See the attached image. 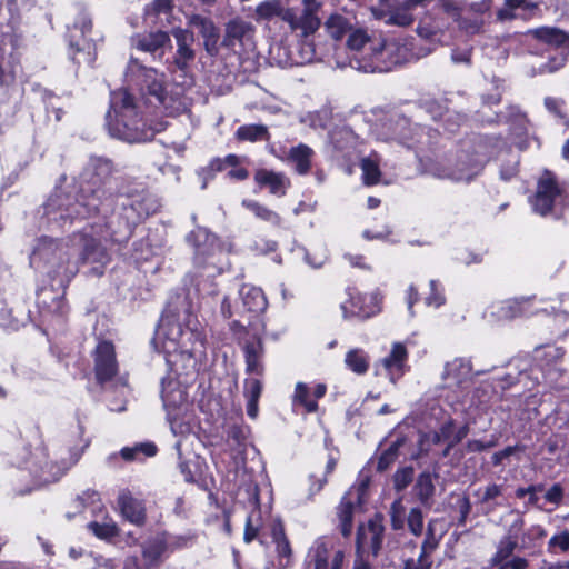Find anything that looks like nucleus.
<instances>
[{"mask_svg": "<svg viewBox=\"0 0 569 569\" xmlns=\"http://www.w3.org/2000/svg\"><path fill=\"white\" fill-rule=\"evenodd\" d=\"M402 445L403 439H397L380 455L377 466L379 471L387 470L397 460Z\"/></svg>", "mask_w": 569, "mask_h": 569, "instance_id": "obj_49", "label": "nucleus"}, {"mask_svg": "<svg viewBox=\"0 0 569 569\" xmlns=\"http://www.w3.org/2000/svg\"><path fill=\"white\" fill-rule=\"evenodd\" d=\"M316 60L315 46L308 41L302 40L297 48V57L293 58L296 64H307Z\"/></svg>", "mask_w": 569, "mask_h": 569, "instance_id": "obj_57", "label": "nucleus"}, {"mask_svg": "<svg viewBox=\"0 0 569 569\" xmlns=\"http://www.w3.org/2000/svg\"><path fill=\"white\" fill-rule=\"evenodd\" d=\"M157 453V447L152 442L137 443L133 447H124L120 455L127 461L139 459L140 456L153 457Z\"/></svg>", "mask_w": 569, "mask_h": 569, "instance_id": "obj_45", "label": "nucleus"}, {"mask_svg": "<svg viewBox=\"0 0 569 569\" xmlns=\"http://www.w3.org/2000/svg\"><path fill=\"white\" fill-rule=\"evenodd\" d=\"M472 46H467L463 48L455 47L451 50L450 60L453 64L470 67L472 62Z\"/></svg>", "mask_w": 569, "mask_h": 569, "instance_id": "obj_59", "label": "nucleus"}, {"mask_svg": "<svg viewBox=\"0 0 569 569\" xmlns=\"http://www.w3.org/2000/svg\"><path fill=\"white\" fill-rule=\"evenodd\" d=\"M411 10V8H408V6L403 3V7L390 11L387 18V23L399 27L410 26L413 22Z\"/></svg>", "mask_w": 569, "mask_h": 569, "instance_id": "obj_53", "label": "nucleus"}, {"mask_svg": "<svg viewBox=\"0 0 569 569\" xmlns=\"http://www.w3.org/2000/svg\"><path fill=\"white\" fill-rule=\"evenodd\" d=\"M346 366L357 375H363L369 368V357L361 349H352L347 352L345 358Z\"/></svg>", "mask_w": 569, "mask_h": 569, "instance_id": "obj_43", "label": "nucleus"}, {"mask_svg": "<svg viewBox=\"0 0 569 569\" xmlns=\"http://www.w3.org/2000/svg\"><path fill=\"white\" fill-rule=\"evenodd\" d=\"M126 78L128 82L139 87L147 104L164 114L176 117L186 110L182 98L167 91L166 74L157 69L146 67L138 59L131 58L128 62Z\"/></svg>", "mask_w": 569, "mask_h": 569, "instance_id": "obj_4", "label": "nucleus"}, {"mask_svg": "<svg viewBox=\"0 0 569 569\" xmlns=\"http://www.w3.org/2000/svg\"><path fill=\"white\" fill-rule=\"evenodd\" d=\"M405 506L402 505V499H396L390 507V519L391 526L395 530H399L403 528L405 520Z\"/></svg>", "mask_w": 569, "mask_h": 569, "instance_id": "obj_64", "label": "nucleus"}, {"mask_svg": "<svg viewBox=\"0 0 569 569\" xmlns=\"http://www.w3.org/2000/svg\"><path fill=\"white\" fill-rule=\"evenodd\" d=\"M303 8L301 10L289 8L284 16L287 22L292 31H301L302 36L308 37L320 27L321 20L318 12L321 8V2L318 0H303Z\"/></svg>", "mask_w": 569, "mask_h": 569, "instance_id": "obj_16", "label": "nucleus"}, {"mask_svg": "<svg viewBox=\"0 0 569 569\" xmlns=\"http://www.w3.org/2000/svg\"><path fill=\"white\" fill-rule=\"evenodd\" d=\"M256 28L243 18L236 17L224 24L221 46L236 54H244L254 50Z\"/></svg>", "mask_w": 569, "mask_h": 569, "instance_id": "obj_13", "label": "nucleus"}, {"mask_svg": "<svg viewBox=\"0 0 569 569\" xmlns=\"http://www.w3.org/2000/svg\"><path fill=\"white\" fill-rule=\"evenodd\" d=\"M118 506L122 517L130 523L139 527L146 523L147 515L143 501L133 497L128 489H122L119 492Z\"/></svg>", "mask_w": 569, "mask_h": 569, "instance_id": "obj_23", "label": "nucleus"}, {"mask_svg": "<svg viewBox=\"0 0 569 569\" xmlns=\"http://www.w3.org/2000/svg\"><path fill=\"white\" fill-rule=\"evenodd\" d=\"M189 29L194 28L203 40V49L210 57L219 53L220 31L214 21L202 14L191 13L186 16Z\"/></svg>", "mask_w": 569, "mask_h": 569, "instance_id": "obj_19", "label": "nucleus"}, {"mask_svg": "<svg viewBox=\"0 0 569 569\" xmlns=\"http://www.w3.org/2000/svg\"><path fill=\"white\" fill-rule=\"evenodd\" d=\"M530 33L538 40L569 51V33L555 27H541Z\"/></svg>", "mask_w": 569, "mask_h": 569, "instance_id": "obj_34", "label": "nucleus"}, {"mask_svg": "<svg viewBox=\"0 0 569 569\" xmlns=\"http://www.w3.org/2000/svg\"><path fill=\"white\" fill-rule=\"evenodd\" d=\"M160 208L158 198L144 189H132L114 194L110 227L123 237H130L133 228Z\"/></svg>", "mask_w": 569, "mask_h": 569, "instance_id": "obj_6", "label": "nucleus"}, {"mask_svg": "<svg viewBox=\"0 0 569 569\" xmlns=\"http://www.w3.org/2000/svg\"><path fill=\"white\" fill-rule=\"evenodd\" d=\"M433 522V520L428 522L426 538L421 545L419 555L422 559H430L431 553L438 548L440 542V537L436 536Z\"/></svg>", "mask_w": 569, "mask_h": 569, "instance_id": "obj_52", "label": "nucleus"}, {"mask_svg": "<svg viewBox=\"0 0 569 569\" xmlns=\"http://www.w3.org/2000/svg\"><path fill=\"white\" fill-rule=\"evenodd\" d=\"M254 179L260 186L269 188L270 193L282 197L289 187V180L283 173L260 169L256 172Z\"/></svg>", "mask_w": 569, "mask_h": 569, "instance_id": "obj_31", "label": "nucleus"}, {"mask_svg": "<svg viewBox=\"0 0 569 569\" xmlns=\"http://www.w3.org/2000/svg\"><path fill=\"white\" fill-rule=\"evenodd\" d=\"M187 242L194 248H213L218 239L208 229L198 227L188 234Z\"/></svg>", "mask_w": 569, "mask_h": 569, "instance_id": "obj_42", "label": "nucleus"}, {"mask_svg": "<svg viewBox=\"0 0 569 569\" xmlns=\"http://www.w3.org/2000/svg\"><path fill=\"white\" fill-rule=\"evenodd\" d=\"M565 351L560 347L547 346L535 350V369H538L546 381L552 383L561 375L558 363L562 359Z\"/></svg>", "mask_w": 569, "mask_h": 569, "instance_id": "obj_20", "label": "nucleus"}, {"mask_svg": "<svg viewBox=\"0 0 569 569\" xmlns=\"http://www.w3.org/2000/svg\"><path fill=\"white\" fill-rule=\"evenodd\" d=\"M92 357L94 375L99 385L113 382L117 388H127V378L117 377L119 366L112 342L100 340L92 352Z\"/></svg>", "mask_w": 569, "mask_h": 569, "instance_id": "obj_12", "label": "nucleus"}, {"mask_svg": "<svg viewBox=\"0 0 569 569\" xmlns=\"http://www.w3.org/2000/svg\"><path fill=\"white\" fill-rule=\"evenodd\" d=\"M457 22L459 30L467 36H475L483 32L485 22L481 18L460 17Z\"/></svg>", "mask_w": 569, "mask_h": 569, "instance_id": "obj_55", "label": "nucleus"}, {"mask_svg": "<svg viewBox=\"0 0 569 569\" xmlns=\"http://www.w3.org/2000/svg\"><path fill=\"white\" fill-rule=\"evenodd\" d=\"M261 331H253L242 342V350L246 360V372L248 375L262 376L264 372L263 356L264 348L260 337Z\"/></svg>", "mask_w": 569, "mask_h": 569, "instance_id": "obj_21", "label": "nucleus"}, {"mask_svg": "<svg viewBox=\"0 0 569 569\" xmlns=\"http://www.w3.org/2000/svg\"><path fill=\"white\" fill-rule=\"evenodd\" d=\"M309 395L310 391L306 383L298 382L296 385L293 401L303 406L307 412L311 413L318 410V403L316 400H310Z\"/></svg>", "mask_w": 569, "mask_h": 569, "instance_id": "obj_51", "label": "nucleus"}, {"mask_svg": "<svg viewBox=\"0 0 569 569\" xmlns=\"http://www.w3.org/2000/svg\"><path fill=\"white\" fill-rule=\"evenodd\" d=\"M407 360L408 351L405 345L401 342H395L390 353L381 361L392 382H395L405 373L407 368Z\"/></svg>", "mask_w": 569, "mask_h": 569, "instance_id": "obj_25", "label": "nucleus"}, {"mask_svg": "<svg viewBox=\"0 0 569 569\" xmlns=\"http://www.w3.org/2000/svg\"><path fill=\"white\" fill-rule=\"evenodd\" d=\"M113 164L109 159L91 157L79 177L77 197L57 189L43 206V218L49 227L63 229L74 219L94 214L107 217L112 210Z\"/></svg>", "mask_w": 569, "mask_h": 569, "instance_id": "obj_1", "label": "nucleus"}, {"mask_svg": "<svg viewBox=\"0 0 569 569\" xmlns=\"http://www.w3.org/2000/svg\"><path fill=\"white\" fill-rule=\"evenodd\" d=\"M408 528L412 535L419 537L423 531V513L420 508H411L407 519Z\"/></svg>", "mask_w": 569, "mask_h": 569, "instance_id": "obj_61", "label": "nucleus"}, {"mask_svg": "<svg viewBox=\"0 0 569 569\" xmlns=\"http://www.w3.org/2000/svg\"><path fill=\"white\" fill-rule=\"evenodd\" d=\"M533 299L535 297H520L495 302L489 307L485 317L490 321H506L518 317L533 316L538 312L531 306Z\"/></svg>", "mask_w": 569, "mask_h": 569, "instance_id": "obj_17", "label": "nucleus"}, {"mask_svg": "<svg viewBox=\"0 0 569 569\" xmlns=\"http://www.w3.org/2000/svg\"><path fill=\"white\" fill-rule=\"evenodd\" d=\"M362 170L363 182L367 186H372L379 182L380 169L378 161L372 157H367L361 160L360 163Z\"/></svg>", "mask_w": 569, "mask_h": 569, "instance_id": "obj_48", "label": "nucleus"}, {"mask_svg": "<svg viewBox=\"0 0 569 569\" xmlns=\"http://www.w3.org/2000/svg\"><path fill=\"white\" fill-rule=\"evenodd\" d=\"M170 34L160 30L147 34H138L132 38L134 48L157 56L159 59L163 57V48L170 46Z\"/></svg>", "mask_w": 569, "mask_h": 569, "instance_id": "obj_24", "label": "nucleus"}, {"mask_svg": "<svg viewBox=\"0 0 569 569\" xmlns=\"http://www.w3.org/2000/svg\"><path fill=\"white\" fill-rule=\"evenodd\" d=\"M345 559L341 550H333V540L319 537L309 548L303 569H340Z\"/></svg>", "mask_w": 569, "mask_h": 569, "instance_id": "obj_14", "label": "nucleus"}, {"mask_svg": "<svg viewBox=\"0 0 569 569\" xmlns=\"http://www.w3.org/2000/svg\"><path fill=\"white\" fill-rule=\"evenodd\" d=\"M471 371L472 367L469 360L456 358L446 363L443 378L451 380L457 386H461L471 378Z\"/></svg>", "mask_w": 569, "mask_h": 569, "instance_id": "obj_32", "label": "nucleus"}, {"mask_svg": "<svg viewBox=\"0 0 569 569\" xmlns=\"http://www.w3.org/2000/svg\"><path fill=\"white\" fill-rule=\"evenodd\" d=\"M523 519L518 516L517 519L510 525L508 535L499 541L497 552L492 558L495 563H500L512 555L518 546L517 538L523 528Z\"/></svg>", "mask_w": 569, "mask_h": 569, "instance_id": "obj_28", "label": "nucleus"}, {"mask_svg": "<svg viewBox=\"0 0 569 569\" xmlns=\"http://www.w3.org/2000/svg\"><path fill=\"white\" fill-rule=\"evenodd\" d=\"M517 10L522 12V18H528L538 10V3L530 0H505L503 6L497 11V20L500 22L513 20L520 17Z\"/></svg>", "mask_w": 569, "mask_h": 569, "instance_id": "obj_29", "label": "nucleus"}, {"mask_svg": "<svg viewBox=\"0 0 569 569\" xmlns=\"http://www.w3.org/2000/svg\"><path fill=\"white\" fill-rule=\"evenodd\" d=\"M385 527L381 520L373 519L366 528H359L357 532V549L361 552H371L377 557L381 550Z\"/></svg>", "mask_w": 569, "mask_h": 569, "instance_id": "obj_22", "label": "nucleus"}, {"mask_svg": "<svg viewBox=\"0 0 569 569\" xmlns=\"http://www.w3.org/2000/svg\"><path fill=\"white\" fill-rule=\"evenodd\" d=\"M241 305L238 307L237 313L247 319V325L241 320H234L231 329L237 332L238 329L246 330L247 327L252 331H263L264 322L260 317L267 309L268 301L260 288L243 284L239 291Z\"/></svg>", "mask_w": 569, "mask_h": 569, "instance_id": "obj_9", "label": "nucleus"}, {"mask_svg": "<svg viewBox=\"0 0 569 569\" xmlns=\"http://www.w3.org/2000/svg\"><path fill=\"white\" fill-rule=\"evenodd\" d=\"M493 154L491 140L485 137H472L462 141L456 154L455 163L443 176L457 182H470L483 170L485 164Z\"/></svg>", "mask_w": 569, "mask_h": 569, "instance_id": "obj_7", "label": "nucleus"}, {"mask_svg": "<svg viewBox=\"0 0 569 569\" xmlns=\"http://www.w3.org/2000/svg\"><path fill=\"white\" fill-rule=\"evenodd\" d=\"M437 475H432L429 471L421 472L413 486V491L423 507L430 508L433 502V496L436 487L433 480Z\"/></svg>", "mask_w": 569, "mask_h": 569, "instance_id": "obj_33", "label": "nucleus"}, {"mask_svg": "<svg viewBox=\"0 0 569 569\" xmlns=\"http://www.w3.org/2000/svg\"><path fill=\"white\" fill-rule=\"evenodd\" d=\"M271 537L276 545V551L280 559L289 560L291 556V546L284 533V528L281 521L274 520L271 523Z\"/></svg>", "mask_w": 569, "mask_h": 569, "instance_id": "obj_38", "label": "nucleus"}, {"mask_svg": "<svg viewBox=\"0 0 569 569\" xmlns=\"http://www.w3.org/2000/svg\"><path fill=\"white\" fill-rule=\"evenodd\" d=\"M161 399L164 409L170 415L171 409H177L186 402L187 393L178 380L168 377L161 380Z\"/></svg>", "mask_w": 569, "mask_h": 569, "instance_id": "obj_27", "label": "nucleus"}, {"mask_svg": "<svg viewBox=\"0 0 569 569\" xmlns=\"http://www.w3.org/2000/svg\"><path fill=\"white\" fill-rule=\"evenodd\" d=\"M92 228L88 231L84 229L82 232L74 234L72 237V246L78 247L79 249H97L100 247V241L91 233Z\"/></svg>", "mask_w": 569, "mask_h": 569, "instance_id": "obj_58", "label": "nucleus"}, {"mask_svg": "<svg viewBox=\"0 0 569 569\" xmlns=\"http://www.w3.org/2000/svg\"><path fill=\"white\" fill-rule=\"evenodd\" d=\"M167 538L163 533H159L148 539L142 545L143 559L150 565L157 563L161 559L162 555L167 551Z\"/></svg>", "mask_w": 569, "mask_h": 569, "instance_id": "obj_36", "label": "nucleus"}, {"mask_svg": "<svg viewBox=\"0 0 569 569\" xmlns=\"http://www.w3.org/2000/svg\"><path fill=\"white\" fill-rule=\"evenodd\" d=\"M236 138L239 141H268L270 134L268 127L263 124H243L240 126L236 131Z\"/></svg>", "mask_w": 569, "mask_h": 569, "instance_id": "obj_39", "label": "nucleus"}, {"mask_svg": "<svg viewBox=\"0 0 569 569\" xmlns=\"http://www.w3.org/2000/svg\"><path fill=\"white\" fill-rule=\"evenodd\" d=\"M260 530V510H253L246 520L243 540L247 543H250L256 538H258Z\"/></svg>", "mask_w": 569, "mask_h": 569, "instance_id": "obj_54", "label": "nucleus"}, {"mask_svg": "<svg viewBox=\"0 0 569 569\" xmlns=\"http://www.w3.org/2000/svg\"><path fill=\"white\" fill-rule=\"evenodd\" d=\"M37 458V460L27 462V469L39 485H46L59 480L64 472L79 460L80 452L70 451L68 459L61 458L60 462L44 461V465L41 463L42 460L47 458L44 450H41Z\"/></svg>", "mask_w": 569, "mask_h": 569, "instance_id": "obj_15", "label": "nucleus"}, {"mask_svg": "<svg viewBox=\"0 0 569 569\" xmlns=\"http://www.w3.org/2000/svg\"><path fill=\"white\" fill-rule=\"evenodd\" d=\"M313 156L315 152L309 146L299 143L289 150L287 160L298 174L305 176L311 169Z\"/></svg>", "mask_w": 569, "mask_h": 569, "instance_id": "obj_30", "label": "nucleus"}, {"mask_svg": "<svg viewBox=\"0 0 569 569\" xmlns=\"http://www.w3.org/2000/svg\"><path fill=\"white\" fill-rule=\"evenodd\" d=\"M243 206H246L250 211L254 213V216L261 220L268 221L272 224L280 223V217L274 211L268 209L267 207L260 204L257 201L244 200Z\"/></svg>", "mask_w": 569, "mask_h": 569, "instance_id": "obj_50", "label": "nucleus"}, {"mask_svg": "<svg viewBox=\"0 0 569 569\" xmlns=\"http://www.w3.org/2000/svg\"><path fill=\"white\" fill-rule=\"evenodd\" d=\"M428 106V110L430 112H433V110L436 111V113H432V118L435 120H437L438 117H443V128L450 133H453L462 123L467 121L466 116L459 112L447 110L445 113H442L441 107L436 102H431Z\"/></svg>", "mask_w": 569, "mask_h": 569, "instance_id": "obj_37", "label": "nucleus"}, {"mask_svg": "<svg viewBox=\"0 0 569 569\" xmlns=\"http://www.w3.org/2000/svg\"><path fill=\"white\" fill-rule=\"evenodd\" d=\"M569 550V531L562 530L553 535L548 541V551L551 553L567 552Z\"/></svg>", "mask_w": 569, "mask_h": 569, "instance_id": "obj_60", "label": "nucleus"}, {"mask_svg": "<svg viewBox=\"0 0 569 569\" xmlns=\"http://www.w3.org/2000/svg\"><path fill=\"white\" fill-rule=\"evenodd\" d=\"M171 34L177 46L172 64L174 69L184 72L196 59V50L193 49L194 33L189 28L174 27L171 29Z\"/></svg>", "mask_w": 569, "mask_h": 569, "instance_id": "obj_18", "label": "nucleus"}, {"mask_svg": "<svg viewBox=\"0 0 569 569\" xmlns=\"http://www.w3.org/2000/svg\"><path fill=\"white\" fill-rule=\"evenodd\" d=\"M531 204L533 211L540 216L550 214L560 219L569 211V194L560 188L553 174L546 171L538 181Z\"/></svg>", "mask_w": 569, "mask_h": 569, "instance_id": "obj_8", "label": "nucleus"}, {"mask_svg": "<svg viewBox=\"0 0 569 569\" xmlns=\"http://www.w3.org/2000/svg\"><path fill=\"white\" fill-rule=\"evenodd\" d=\"M163 352L170 357L168 362L186 361V367L198 370L199 362L206 357V340L202 333L190 327L183 328L174 315L164 313L156 332Z\"/></svg>", "mask_w": 569, "mask_h": 569, "instance_id": "obj_2", "label": "nucleus"}, {"mask_svg": "<svg viewBox=\"0 0 569 569\" xmlns=\"http://www.w3.org/2000/svg\"><path fill=\"white\" fill-rule=\"evenodd\" d=\"M289 8H284L280 0H267L259 3L256 8V14L258 19L270 20L274 17H279L284 21V16Z\"/></svg>", "mask_w": 569, "mask_h": 569, "instance_id": "obj_41", "label": "nucleus"}, {"mask_svg": "<svg viewBox=\"0 0 569 569\" xmlns=\"http://www.w3.org/2000/svg\"><path fill=\"white\" fill-rule=\"evenodd\" d=\"M449 24V21L437 13L433 17L422 19L418 24L417 32L421 38L435 39L442 34L445 30L448 29Z\"/></svg>", "mask_w": 569, "mask_h": 569, "instance_id": "obj_35", "label": "nucleus"}, {"mask_svg": "<svg viewBox=\"0 0 569 569\" xmlns=\"http://www.w3.org/2000/svg\"><path fill=\"white\" fill-rule=\"evenodd\" d=\"M353 503L343 497L338 507L340 530L343 537H348L352 530Z\"/></svg>", "mask_w": 569, "mask_h": 569, "instance_id": "obj_47", "label": "nucleus"}, {"mask_svg": "<svg viewBox=\"0 0 569 569\" xmlns=\"http://www.w3.org/2000/svg\"><path fill=\"white\" fill-rule=\"evenodd\" d=\"M440 436L445 442H450L451 446L458 445L469 433V426L463 425L459 428L456 427L453 419H448L439 427Z\"/></svg>", "mask_w": 569, "mask_h": 569, "instance_id": "obj_40", "label": "nucleus"}, {"mask_svg": "<svg viewBox=\"0 0 569 569\" xmlns=\"http://www.w3.org/2000/svg\"><path fill=\"white\" fill-rule=\"evenodd\" d=\"M349 298L340 306L345 319L357 317L367 319L376 313V307L367 305V297L348 290Z\"/></svg>", "mask_w": 569, "mask_h": 569, "instance_id": "obj_26", "label": "nucleus"}, {"mask_svg": "<svg viewBox=\"0 0 569 569\" xmlns=\"http://www.w3.org/2000/svg\"><path fill=\"white\" fill-rule=\"evenodd\" d=\"M438 13L446 14L445 18L447 21L452 20L457 21L460 18V7L453 0H440L437 4Z\"/></svg>", "mask_w": 569, "mask_h": 569, "instance_id": "obj_63", "label": "nucleus"}, {"mask_svg": "<svg viewBox=\"0 0 569 569\" xmlns=\"http://www.w3.org/2000/svg\"><path fill=\"white\" fill-rule=\"evenodd\" d=\"M347 48L350 67L359 71L386 72L392 64L399 63V59L387 60V57L395 51L396 43H387L380 37H371L360 28L350 30Z\"/></svg>", "mask_w": 569, "mask_h": 569, "instance_id": "obj_5", "label": "nucleus"}, {"mask_svg": "<svg viewBox=\"0 0 569 569\" xmlns=\"http://www.w3.org/2000/svg\"><path fill=\"white\" fill-rule=\"evenodd\" d=\"M326 29L328 33L336 40H340L342 37L348 36L350 30L353 28L349 24L348 20L340 16L333 14L326 21Z\"/></svg>", "mask_w": 569, "mask_h": 569, "instance_id": "obj_44", "label": "nucleus"}, {"mask_svg": "<svg viewBox=\"0 0 569 569\" xmlns=\"http://www.w3.org/2000/svg\"><path fill=\"white\" fill-rule=\"evenodd\" d=\"M88 528L99 538L109 539L118 536V527L113 521L97 522L92 521L88 525Z\"/></svg>", "mask_w": 569, "mask_h": 569, "instance_id": "obj_56", "label": "nucleus"}, {"mask_svg": "<svg viewBox=\"0 0 569 569\" xmlns=\"http://www.w3.org/2000/svg\"><path fill=\"white\" fill-rule=\"evenodd\" d=\"M60 263L52 271V278L61 284L69 283L79 271V260L82 267H88L86 273L99 277L103 274L106 266L110 261L108 251H82L81 254L71 261L67 252L59 258Z\"/></svg>", "mask_w": 569, "mask_h": 569, "instance_id": "obj_10", "label": "nucleus"}, {"mask_svg": "<svg viewBox=\"0 0 569 569\" xmlns=\"http://www.w3.org/2000/svg\"><path fill=\"white\" fill-rule=\"evenodd\" d=\"M92 19L84 10L80 11L69 29V54L78 63L92 64L96 60V43L87 36L91 32Z\"/></svg>", "mask_w": 569, "mask_h": 569, "instance_id": "obj_11", "label": "nucleus"}, {"mask_svg": "<svg viewBox=\"0 0 569 569\" xmlns=\"http://www.w3.org/2000/svg\"><path fill=\"white\" fill-rule=\"evenodd\" d=\"M413 468L405 467L396 471L393 475V487L397 491H403L413 479Z\"/></svg>", "mask_w": 569, "mask_h": 569, "instance_id": "obj_62", "label": "nucleus"}, {"mask_svg": "<svg viewBox=\"0 0 569 569\" xmlns=\"http://www.w3.org/2000/svg\"><path fill=\"white\" fill-rule=\"evenodd\" d=\"M330 143L338 151H345L348 148L352 147L355 142L353 132L347 128H336L329 133Z\"/></svg>", "mask_w": 569, "mask_h": 569, "instance_id": "obj_46", "label": "nucleus"}, {"mask_svg": "<svg viewBox=\"0 0 569 569\" xmlns=\"http://www.w3.org/2000/svg\"><path fill=\"white\" fill-rule=\"evenodd\" d=\"M110 103L107 124L112 137L130 143L146 142L164 129L162 123L154 128L148 126L139 116L138 106L132 96L124 89L112 92Z\"/></svg>", "mask_w": 569, "mask_h": 569, "instance_id": "obj_3", "label": "nucleus"}]
</instances>
